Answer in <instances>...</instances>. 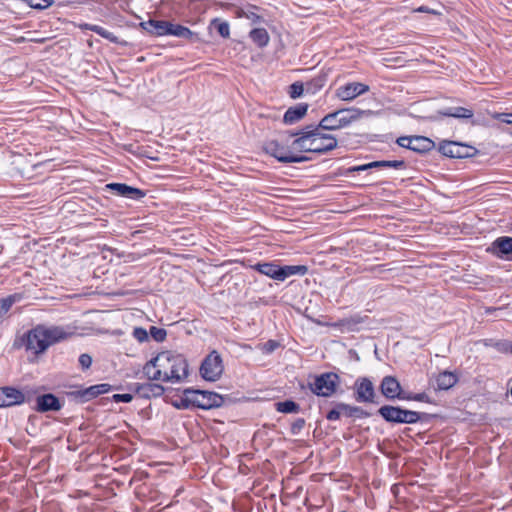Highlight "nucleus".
<instances>
[{"label":"nucleus","mask_w":512,"mask_h":512,"mask_svg":"<svg viewBox=\"0 0 512 512\" xmlns=\"http://www.w3.org/2000/svg\"><path fill=\"white\" fill-rule=\"evenodd\" d=\"M73 334V328L70 326L38 324L15 339L13 346L24 347L26 351L39 356L50 346L70 338Z\"/></svg>","instance_id":"f257e3e1"},{"label":"nucleus","mask_w":512,"mask_h":512,"mask_svg":"<svg viewBox=\"0 0 512 512\" xmlns=\"http://www.w3.org/2000/svg\"><path fill=\"white\" fill-rule=\"evenodd\" d=\"M162 397L165 402L170 403L177 409H202L210 410L219 408L224 404L225 398L212 391L195 388L183 389L179 394V389L173 391L170 388L162 386Z\"/></svg>","instance_id":"f03ea898"},{"label":"nucleus","mask_w":512,"mask_h":512,"mask_svg":"<svg viewBox=\"0 0 512 512\" xmlns=\"http://www.w3.org/2000/svg\"><path fill=\"white\" fill-rule=\"evenodd\" d=\"M322 127L317 125H309L305 129L301 136L294 139L291 147L300 152H311L317 154H325L331 150H334L337 145V139L331 135L323 133Z\"/></svg>","instance_id":"7ed1b4c3"},{"label":"nucleus","mask_w":512,"mask_h":512,"mask_svg":"<svg viewBox=\"0 0 512 512\" xmlns=\"http://www.w3.org/2000/svg\"><path fill=\"white\" fill-rule=\"evenodd\" d=\"M186 358L170 350H162V382L180 383L189 375Z\"/></svg>","instance_id":"20e7f679"},{"label":"nucleus","mask_w":512,"mask_h":512,"mask_svg":"<svg viewBox=\"0 0 512 512\" xmlns=\"http://www.w3.org/2000/svg\"><path fill=\"white\" fill-rule=\"evenodd\" d=\"M371 114H373L371 110H361L357 108L338 109L325 115L320 120L319 127H322V130L334 131L347 127L363 116Z\"/></svg>","instance_id":"39448f33"},{"label":"nucleus","mask_w":512,"mask_h":512,"mask_svg":"<svg viewBox=\"0 0 512 512\" xmlns=\"http://www.w3.org/2000/svg\"><path fill=\"white\" fill-rule=\"evenodd\" d=\"M377 413L386 422L392 424H414L430 418V415L427 413H420L393 405H383L378 409Z\"/></svg>","instance_id":"423d86ee"},{"label":"nucleus","mask_w":512,"mask_h":512,"mask_svg":"<svg viewBox=\"0 0 512 512\" xmlns=\"http://www.w3.org/2000/svg\"><path fill=\"white\" fill-rule=\"evenodd\" d=\"M340 376L334 372H325L314 376V381L308 383V388L316 396L331 397L340 385Z\"/></svg>","instance_id":"0eeeda50"},{"label":"nucleus","mask_w":512,"mask_h":512,"mask_svg":"<svg viewBox=\"0 0 512 512\" xmlns=\"http://www.w3.org/2000/svg\"><path fill=\"white\" fill-rule=\"evenodd\" d=\"M263 151L281 163H302L310 158L304 155L293 154L288 146L282 145L278 140L271 139L263 143Z\"/></svg>","instance_id":"6e6552de"},{"label":"nucleus","mask_w":512,"mask_h":512,"mask_svg":"<svg viewBox=\"0 0 512 512\" xmlns=\"http://www.w3.org/2000/svg\"><path fill=\"white\" fill-rule=\"evenodd\" d=\"M224 371V364L221 355L212 350L201 362L199 373L201 377L209 382L220 379Z\"/></svg>","instance_id":"1a4fd4ad"},{"label":"nucleus","mask_w":512,"mask_h":512,"mask_svg":"<svg viewBox=\"0 0 512 512\" xmlns=\"http://www.w3.org/2000/svg\"><path fill=\"white\" fill-rule=\"evenodd\" d=\"M354 398L358 403L379 404L373 382L368 377H359L354 382Z\"/></svg>","instance_id":"9d476101"},{"label":"nucleus","mask_w":512,"mask_h":512,"mask_svg":"<svg viewBox=\"0 0 512 512\" xmlns=\"http://www.w3.org/2000/svg\"><path fill=\"white\" fill-rule=\"evenodd\" d=\"M162 35H172L190 42L199 40L198 34L191 31L188 27L164 20H162Z\"/></svg>","instance_id":"9b49d317"},{"label":"nucleus","mask_w":512,"mask_h":512,"mask_svg":"<svg viewBox=\"0 0 512 512\" xmlns=\"http://www.w3.org/2000/svg\"><path fill=\"white\" fill-rule=\"evenodd\" d=\"M487 252L499 259L512 260V237H498L487 248Z\"/></svg>","instance_id":"f8f14e48"},{"label":"nucleus","mask_w":512,"mask_h":512,"mask_svg":"<svg viewBox=\"0 0 512 512\" xmlns=\"http://www.w3.org/2000/svg\"><path fill=\"white\" fill-rule=\"evenodd\" d=\"M25 402L24 393L12 386L0 387V408L21 405Z\"/></svg>","instance_id":"ddd939ff"},{"label":"nucleus","mask_w":512,"mask_h":512,"mask_svg":"<svg viewBox=\"0 0 512 512\" xmlns=\"http://www.w3.org/2000/svg\"><path fill=\"white\" fill-rule=\"evenodd\" d=\"M368 91V85L360 82H352L337 88L336 96L342 101H351L357 96L362 95Z\"/></svg>","instance_id":"4468645a"},{"label":"nucleus","mask_w":512,"mask_h":512,"mask_svg":"<svg viewBox=\"0 0 512 512\" xmlns=\"http://www.w3.org/2000/svg\"><path fill=\"white\" fill-rule=\"evenodd\" d=\"M470 147L454 141H443L439 144L438 151L450 158H465L470 156Z\"/></svg>","instance_id":"2eb2a0df"},{"label":"nucleus","mask_w":512,"mask_h":512,"mask_svg":"<svg viewBox=\"0 0 512 512\" xmlns=\"http://www.w3.org/2000/svg\"><path fill=\"white\" fill-rule=\"evenodd\" d=\"M381 394L387 399V400H395L398 399L402 387L397 380L396 377L387 375L383 377L380 386H379Z\"/></svg>","instance_id":"dca6fc26"},{"label":"nucleus","mask_w":512,"mask_h":512,"mask_svg":"<svg viewBox=\"0 0 512 512\" xmlns=\"http://www.w3.org/2000/svg\"><path fill=\"white\" fill-rule=\"evenodd\" d=\"M110 389L111 385L102 383L92 385L88 388L79 389L77 391L72 392V395H74L76 398H79L82 402H87L96 398L99 395L109 392Z\"/></svg>","instance_id":"f3484780"},{"label":"nucleus","mask_w":512,"mask_h":512,"mask_svg":"<svg viewBox=\"0 0 512 512\" xmlns=\"http://www.w3.org/2000/svg\"><path fill=\"white\" fill-rule=\"evenodd\" d=\"M61 408L62 404L54 394L47 393L36 398L35 410L38 412L59 411Z\"/></svg>","instance_id":"a211bd4d"},{"label":"nucleus","mask_w":512,"mask_h":512,"mask_svg":"<svg viewBox=\"0 0 512 512\" xmlns=\"http://www.w3.org/2000/svg\"><path fill=\"white\" fill-rule=\"evenodd\" d=\"M106 187L116 195L129 199H139L144 196V193L140 189L134 188L125 183H110L107 184Z\"/></svg>","instance_id":"6ab92c4d"},{"label":"nucleus","mask_w":512,"mask_h":512,"mask_svg":"<svg viewBox=\"0 0 512 512\" xmlns=\"http://www.w3.org/2000/svg\"><path fill=\"white\" fill-rule=\"evenodd\" d=\"M253 269L259 273L266 275L272 279L283 281L285 274L282 272L281 266L274 263H257Z\"/></svg>","instance_id":"aec40b11"},{"label":"nucleus","mask_w":512,"mask_h":512,"mask_svg":"<svg viewBox=\"0 0 512 512\" xmlns=\"http://www.w3.org/2000/svg\"><path fill=\"white\" fill-rule=\"evenodd\" d=\"M308 104L299 103L293 107L288 108L283 116L285 124H293L301 120L307 113Z\"/></svg>","instance_id":"412c9836"},{"label":"nucleus","mask_w":512,"mask_h":512,"mask_svg":"<svg viewBox=\"0 0 512 512\" xmlns=\"http://www.w3.org/2000/svg\"><path fill=\"white\" fill-rule=\"evenodd\" d=\"M435 147V143L425 136H412V141L409 150L419 154H424L431 151Z\"/></svg>","instance_id":"4be33fe9"},{"label":"nucleus","mask_w":512,"mask_h":512,"mask_svg":"<svg viewBox=\"0 0 512 512\" xmlns=\"http://www.w3.org/2000/svg\"><path fill=\"white\" fill-rule=\"evenodd\" d=\"M458 382V376L450 371H443L436 376L435 390H448Z\"/></svg>","instance_id":"5701e85b"},{"label":"nucleus","mask_w":512,"mask_h":512,"mask_svg":"<svg viewBox=\"0 0 512 512\" xmlns=\"http://www.w3.org/2000/svg\"><path fill=\"white\" fill-rule=\"evenodd\" d=\"M352 406L353 405L343 402H337L335 403L334 408L326 414V419L329 421H336L340 419L341 415L352 417Z\"/></svg>","instance_id":"b1692460"},{"label":"nucleus","mask_w":512,"mask_h":512,"mask_svg":"<svg viewBox=\"0 0 512 512\" xmlns=\"http://www.w3.org/2000/svg\"><path fill=\"white\" fill-rule=\"evenodd\" d=\"M438 115L444 117H454L458 119H468L473 117V111L464 107H449L439 110Z\"/></svg>","instance_id":"393cba45"},{"label":"nucleus","mask_w":512,"mask_h":512,"mask_svg":"<svg viewBox=\"0 0 512 512\" xmlns=\"http://www.w3.org/2000/svg\"><path fill=\"white\" fill-rule=\"evenodd\" d=\"M80 28L82 30H90L98 34L99 36L109 40L112 43H118V38L115 36L112 32L108 31L107 29L103 28L102 26L90 24V23H84L80 25Z\"/></svg>","instance_id":"a878e982"},{"label":"nucleus","mask_w":512,"mask_h":512,"mask_svg":"<svg viewBox=\"0 0 512 512\" xmlns=\"http://www.w3.org/2000/svg\"><path fill=\"white\" fill-rule=\"evenodd\" d=\"M159 357L160 354H157L143 367V373L146 375L148 380H158L160 377V368H158L157 365Z\"/></svg>","instance_id":"bb28decb"},{"label":"nucleus","mask_w":512,"mask_h":512,"mask_svg":"<svg viewBox=\"0 0 512 512\" xmlns=\"http://www.w3.org/2000/svg\"><path fill=\"white\" fill-rule=\"evenodd\" d=\"M251 40L260 48H263L269 43V34L265 28H255L249 33Z\"/></svg>","instance_id":"cd10ccee"},{"label":"nucleus","mask_w":512,"mask_h":512,"mask_svg":"<svg viewBox=\"0 0 512 512\" xmlns=\"http://www.w3.org/2000/svg\"><path fill=\"white\" fill-rule=\"evenodd\" d=\"M327 81V74L320 73L316 77L312 78L310 81L306 82L305 89L306 92L314 94L320 89H322Z\"/></svg>","instance_id":"c85d7f7f"},{"label":"nucleus","mask_w":512,"mask_h":512,"mask_svg":"<svg viewBox=\"0 0 512 512\" xmlns=\"http://www.w3.org/2000/svg\"><path fill=\"white\" fill-rule=\"evenodd\" d=\"M137 392L141 397H145V398L158 397L160 395V384H157V383L143 384L137 389Z\"/></svg>","instance_id":"c756f323"},{"label":"nucleus","mask_w":512,"mask_h":512,"mask_svg":"<svg viewBox=\"0 0 512 512\" xmlns=\"http://www.w3.org/2000/svg\"><path fill=\"white\" fill-rule=\"evenodd\" d=\"M275 408L281 413H298L300 411V405L293 400H285L282 402L275 403Z\"/></svg>","instance_id":"7c9ffc66"},{"label":"nucleus","mask_w":512,"mask_h":512,"mask_svg":"<svg viewBox=\"0 0 512 512\" xmlns=\"http://www.w3.org/2000/svg\"><path fill=\"white\" fill-rule=\"evenodd\" d=\"M372 169L373 168H394V169H404L406 167V163L404 160H381V161H373L371 162Z\"/></svg>","instance_id":"2f4dec72"},{"label":"nucleus","mask_w":512,"mask_h":512,"mask_svg":"<svg viewBox=\"0 0 512 512\" xmlns=\"http://www.w3.org/2000/svg\"><path fill=\"white\" fill-rule=\"evenodd\" d=\"M282 272L285 274V279L291 275H305L308 271L305 265H286L281 266Z\"/></svg>","instance_id":"473e14b6"},{"label":"nucleus","mask_w":512,"mask_h":512,"mask_svg":"<svg viewBox=\"0 0 512 512\" xmlns=\"http://www.w3.org/2000/svg\"><path fill=\"white\" fill-rule=\"evenodd\" d=\"M210 26L215 28L223 38H229L230 28L226 21H221L219 18H215L211 21Z\"/></svg>","instance_id":"72a5a7b5"},{"label":"nucleus","mask_w":512,"mask_h":512,"mask_svg":"<svg viewBox=\"0 0 512 512\" xmlns=\"http://www.w3.org/2000/svg\"><path fill=\"white\" fill-rule=\"evenodd\" d=\"M19 299V297L14 295H9L5 298L0 299V318L3 317L12 307V305Z\"/></svg>","instance_id":"f704fd0d"},{"label":"nucleus","mask_w":512,"mask_h":512,"mask_svg":"<svg viewBox=\"0 0 512 512\" xmlns=\"http://www.w3.org/2000/svg\"><path fill=\"white\" fill-rule=\"evenodd\" d=\"M29 7L37 10H44L53 5L54 0H22Z\"/></svg>","instance_id":"c9c22d12"},{"label":"nucleus","mask_w":512,"mask_h":512,"mask_svg":"<svg viewBox=\"0 0 512 512\" xmlns=\"http://www.w3.org/2000/svg\"><path fill=\"white\" fill-rule=\"evenodd\" d=\"M304 90H306L304 84L302 82L297 81L289 86L288 93L292 99H296L302 96Z\"/></svg>","instance_id":"e433bc0d"},{"label":"nucleus","mask_w":512,"mask_h":512,"mask_svg":"<svg viewBox=\"0 0 512 512\" xmlns=\"http://www.w3.org/2000/svg\"><path fill=\"white\" fill-rule=\"evenodd\" d=\"M145 30L160 35V20H150L141 24Z\"/></svg>","instance_id":"4c0bfd02"},{"label":"nucleus","mask_w":512,"mask_h":512,"mask_svg":"<svg viewBox=\"0 0 512 512\" xmlns=\"http://www.w3.org/2000/svg\"><path fill=\"white\" fill-rule=\"evenodd\" d=\"M280 346V343L277 340H268L267 342L263 343L261 346V351L265 354H271L274 352L278 347Z\"/></svg>","instance_id":"58836bf2"},{"label":"nucleus","mask_w":512,"mask_h":512,"mask_svg":"<svg viewBox=\"0 0 512 512\" xmlns=\"http://www.w3.org/2000/svg\"><path fill=\"white\" fill-rule=\"evenodd\" d=\"M306 421L304 418H297L292 424L290 428V432L292 435H298L300 431L304 428Z\"/></svg>","instance_id":"ea45409f"},{"label":"nucleus","mask_w":512,"mask_h":512,"mask_svg":"<svg viewBox=\"0 0 512 512\" xmlns=\"http://www.w3.org/2000/svg\"><path fill=\"white\" fill-rule=\"evenodd\" d=\"M132 334L141 343L147 341L149 337L147 330L142 327H135Z\"/></svg>","instance_id":"a19ab883"},{"label":"nucleus","mask_w":512,"mask_h":512,"mask_svg":"<svg viewBox=\"0 0 512 512\" xmlns=\"http://www.w3.org/2000/svg\"><path fill=\"white\" fill-rule=\"evenodd\" d=\"M79 364L82 369H89L92 365V357L89 354L83 353L79 356Z\"/></svg>","instance_id":"79ce46f5"},{"label":"nucleus","mask_w":512,"mask_h":512,"mask_svg":"<svg viewBox=\"0 0 512 512\" xmlns=\"http://www.w3.org/2000/svg\"><path fill=\"white\" fill-rule=\"evenodd\" d=\"M370 416H371V414L368 411L364 410L362 407L352 406V417L367 418Z\"/></svg>","instance_id":"37998d69"},{"label":"nucleus","mask_w":512,"mask_h":512,"mask_svg":"<svg viewBox=\"0 0 512 512\" xmlns=\"http://www.w3.org/2000/svg\"><path fill=\"white\" fill-rule=\"evenodd\" d=\"M112 399L113 401L119 403V402H124V403H129L132 401L133 399V396L132 394H129V393H125V394H114L112 396Z\"/></svg>","instance_id":"c03bdc74"},{"label":"nucleus","mask_w":512,"mask_h":512,"mask_svg":"<svg viewBox=\"0 0 512 512\" xmlns=\"http://www.w3.org/2000/svg\"><path fill=\"white\" fill-rule=\"evenodd\" d=\"M369 169H372L371 162L367 163V164H363V165H358V166L350 167V168H348L345 171V174H350V173L360 172V171H366V170H369Z\"/></svg>","instance_id":"a18cd8bd"},{"label":"nucleus","mask_w":512,"mask_h":512,"mask_svg":"<svg viewBox=\"0 0 512 512\" xmlns=\"http://www.w3.org/2000/svg\"><path fill=\"white\" fill-rule=\"evenodd\" d=\"M412 141V136H401L397 138L396 143L403 148L409 149Z\"/></svg>","instance_id":"49530a36"},{"label":"nucleus","mask_w":512,"mask_h":512,"mask_svg":"<svg viewBox=\"0 0 512 512\" xmlns=\"http://www.w3.org/2000/svg\"><path fill=\"white\" fill-rule=\"evenodd\" d=\"M413 401L425 402V403H433L431 398L425 392L416 393L413 396Z\"/></svg>","instance_id":"de8ad7c7"},{"label":"nucleus","mask_w":512,"mask_h":512,"mask_svg":"<svg viewBox=\"0 0 512 512\" xmlns=\"http://www.w3.org/2000/svg\"><path fill=\"white\" fill-rule=\"evenodd\" d=\"M512 113H499L496 115V118L504 123L512 124Z\"/></svg>","instance_id":"09e8293b"},{"label":"nucleus","mask_w":512,"mask_h":512,"mask_svg":"<svg viewBox=\"0 0 512 512\" xmlns=\"http://www.w3.org/2000/svg\"><path fill=\"white\" fill-rule=\"evenodd\" d=\"M415 394L414 393H411V392H405L403 389L398 397V400H408V401H413V396Z\"/></svg>","instance_id":"8fccbe9b"},{"label":"nucleus","mask_w":512,"mask_h":512,"mask_svg":"<svg viewBox=\"0 0 512 512\" xmlns=\"http://www.w3.org/2000/svg\"><path fill=\"white\" fill-rule=\"evenodd\" d=\"M150 334L155 341H157V342L160 341V328H158L156 326H152L150 328Z\"/></svg>","instance_id":"3c124183"},{"label":"nucleus","mask_w":512,"mask_h":512,"mask_svg":"<svg viewBox=\"0 0 512 512\" xmlns=\"http://www.w3.org/2000/svg\"><path fill=\"white\" fill-rule=\"evenodd\" d=\"M416 12H425V13H432V14H437V12L433 9H429L428 7L426 6H420L419 8H417L415 10Z\"/></svg>","instance_id":"603ef678"},{"label":"nucleus","mask_w":512,"mask_h":512,"mask_svg":"<svg viewBox=\"0 0 512 512\" xmlns=\"http://www.w3.org/2000/svg\"><path fill=\"white\" fill-rule=\"evenodd\" d=\"M170 170V168L162 166V179H168L172 176Z\"/></svg>","instance_id":"864d4df0"},{"label":"nucleus","mask_w":512,"mask_h":512,"mask_svg":"<svg viewBox=\"0 0 512 512\" xmlns=\"http://www.w3.org/2000/svg\"><path fill=\"white\" fill-rule=\"evenodd\" d=\"M302 132H303V130H297V131H288L287 133L290 137H295V139H296L297 137L301 136Z\"/></svg>","instance_id":"5fc2aeb1"},{"label":"nucleus","mask_w":512,"mask_h":512,"mask_svg":"<svg viewBox=\"0 0 512 512\" xmlns=\"http://www.w3.org/2000/svg\"><path fill=\"white\" fill-rule=\"evenodd\" d=\"M249 19H251L254 23L260 20V16L255 13H251V15H247Z\"/></svg>","instance_id":"6e6d98bb"},{"label":"nucleus","mask_w":512,"mask_h":512,"mask_svg":"<svg viewBox=\"0 0 512 512\" xmlns=\"http://www.w3.org/2000/svg\"><path fill=\"white\" fill-rule=\"evenodd\" d=\"M499 308H495V307H488L486 308V314H491L493 312H495L496 310H498Z\"/></svg>","instance_id":"4d7b16f0"},{"label":"nucleus","mask_w":512,"mask_h":512,"mask_svg":"<svg viewBox=\"0 0 512 512\" xmlns=\"http://www.w3.org/2000/svg\"><path fill=\"white\" fill-rule=\"evenodd\" d=\"M166 337V330L162 328V341H164Z\"/></svg>","instance_id":"13d9d810"},{"label":"nucleus","mask_w":512,"mask_h":512,"mask_svg":"<svg viewBox=\"0 0 512 512\" xmlns=\"http://www.w3.org/2000/svg\"><path fill=\"white\" fill-rule=\"evenodd\" d=\"M511 351H512V346H511Z\"/></svg>","instance_id":"bf43d9fd"},{"label":"nucleus","mask_w":512,"mask_h":512,"mask_svg":"<svg viewBox=\"0 0 512 512\" xmlns=\"http://www.w3.org/2000/svg\"><path fill=\"white\" fill-rule=\"evenodd\" d=\"M511 135H512V131H511Z\"/></svg>","instance_id":"052dcab7"}]
</instances>
